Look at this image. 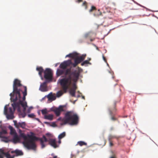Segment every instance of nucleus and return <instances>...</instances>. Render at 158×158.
<instances>
[{
    "mask_svg": "<svg viewBox=\"0 0 158 158\" xmlns=\"http://www.w3.org/2000/svg\"><path fill=\"white\" fill-rule=\"evenodd\" d=\"M78 69L77 71L72 72L71 71L70 69H68L64 73L65 77L60 80L59 82L64 93L67 92L69 87L71 85L72 81L73 83L71 89L76 91L77 86L75 83L78 80L80 73L82 71V69L78 67Z\"/></svg>",
    "mask_w": 158,
    "mask_h": 158,
    "instance_id": "f257e3e1",
    "label": "nucleus"
},
{
    "mask_svg": "<svg viewBox=\"0 0 158 158\" xmlns=\"http://www.w3.org/2000/svg\"><path fill=\"white\" fill-rule=\"evenodd\" d=\"M20 136L24 138L25 139L23 143L25 146L28 149L35 150L36 148V145L34 142L35 140H40L41 148H44L45 145H44V142L48 141L47 139L44 135L43 136L42 138L37 137L34 135H29V138L27 139V136L23 133H21L20 135Z\"/></svg>",
    "mask_w": 158,
    "mask_h": 158,
    "instance_id": "f03ea898",
    "label": "nucleus"
},
{
    "mask_svg": "<svg viewBox=\"0 0 158 158\" xmlns=\"http://www.w3.org/2000/svg\"><path fill=\"white\" fill-rule=\"evenodd\" d=\"M78 120L79 117L73 111H68L62 120V124L68 123L71 125H76L78 124Z\"/></svg>",
    "mask_w": 158,
    "mask_h": 158,
    "instance_id": "7ed1b4c3",
    "label": "nucleus"
},
{
    "mask_svg": "<svg viewBox=\"0 0 158 158\" xmlns=\"http://www.w3.org/2000/svg\"><path fill=\"white\" fill-rule=\"evenodd\" d=\"M22 86L20 81L17 79H15L13 85V91L10 95L11 99L15 95H16V99L14 100V101L18 98H21L20 94V92L21 91L20 87Z\"/></svg>",
    "mask_w": 158,
    "mask_h": 158,
    "instance_id": "20e7f679",
    "label": "nucleus"
},
{
    "mask_svg": "<svg viewBox=\"0 0 158 158\" xmlns=\"http://www.w3.org/2000/svg\"><path fill=\"white\" fill-rule=\"evenodd\" d=\"M9 105H6L4 108V114L6 116V118L8 119H12L14 118V113L15 111L14 110H13L11 107H9L7 109V106Z\"/></svg>",
    "mask_w": 158,
    "mask_h": 158,
    "instance_id": "39448f33",
    "label": "nucleus"
},
{
    "mask_svg": "<svg viewBox=\"0 0 158 158\" xmlns=\"http://www.w3.org/2000/svg\"><path fill=\"white\" fill-rule=\"evenodd\" d=\"M116 104V101H114L113 105V106L110 107L109 109V114L111 117V119L113 121H116L117 120L116 118L115 117L114 113L116 111V109L115 107Z\"/></svg>",
    "mask_w": 158,
    "mask_h": 158,
    "instance_id": "423d86ee",
    "label": "nucleus"
},
{
    "mask_svg": "<svg viewBox=\"0 0 158 158\" xmlns=\"http://www.w3.org/2000/svg\"><path fill=\"white\" fill-rule=\"evenodd\" d=\"M44 78L47 81H51L52 78V70L49 68H46L44 72Z\"/></svg>",
    "mask_w": 158,
    "mask_h": 158,
    "instance_id": "0eeeda50",
    "label": "nucleus"
},
{
    "mask_svg": "<svg viewBox=\"0 0 158 158\" xmlns=\"http://www.w3.org/2000/svg\"><path fill=\"white\" fill-rule=\"evenodd\" d=\"M64 106H60L57 108L54 109L52 110L55 112L56 116H59L61 112L64 111Z\"/></svg>",
    "mask_w": 158,
    "mask_h": 158,
    "instance_id": "6e6552de",
    "label": "nucleus"
},
{
    "mask_svg": "<svg viewBox=\"0 0 158 158\" xmlns=\"http://www.w3.org/2000/svg\"><path fill=\"white\" fill-rule=\"evenodd\" d=\"M14 97V95L12 97V98L11 99L10 98V100L11 101L13 102V103L12 104V106L13 107V109L14 110V111H15V110L16 108L17 107L18 108V111H19L20 110V108H19V102L18 103H16V102L17 101V100L19 99H20L21 98H18L15 101H14V100H15L16 99V97L15 98H13V97Z\"/></svg>",
    "mask_w": 158,
    "mask_h": 158,
    "instance_id": "1a4fd4ad",
    "label": "nucleus"
},
{
    "mask_svg": "<svg viewBox=\"0 0 158 158\" xmlns=\"http://www.w3.org/2000/svg\"><path fill=\"white\" fill-rule=\"evenodd\" d=\"M0 158H3L2 155L5 156L7 158H14L15 156H11L9 153V152H5L4 150L2 149H0Z\"/></svg>",
    "mask_w": 158,
    "mask_h": 158,
    "instance_id": "9d476101",
    "label": "nucleus"
},
{
    "mask_svg": "<svg viewBox=\"0 0 158 158\" xmlns=\"http://www.w3.org/2000/svg\"><path fill=\"white\" fill-rule=\"evenodd\" d=\"M71 63V61L70 60L64 61L60 64V67L63 69H65L67 67L70 65Z\"/></svg>",
    "mask_w": 158,
    "mask_h": 158,
    "instance_id": "9b49d317",
    "label": "nucleus"
},
{
    "mask_svg": "<svg viewBox=\"0 0 158 158\" xmlns=\"http://www.w3.org/2000/svg\"><path fill=\"white\" fill-rule=\"evenodd\" d=\"M40 90L42 92H46L48 90L46 81H44L41 84Z\"/></svg>",
    "mask_w": 158,
    "mask_h": 158,
    "instance_id": "f8f14e48",
    "label": "nucleus"
},
{
    "mask_svg": "<svg viewBox=\"0 0 158 158\" xmlns=\"http://www.w3.org/2000/svg\"><path fill=\"white\" fill-rule=\"evenodd\" d=\"M86 56V54H83L81 56L79 57L78 56L75 59L74 62H76L77 63V64H79L85 59Z\"/></svg>",
    "mask_w": 158,
    "mask_h": 158,
    "instance_id": "ddd939ff",
    "label": "nucleus"
},
{
    "mask_svg": "<svg viewBox=\"0 0 158 158\" xmlns=\"http://www.w3.org/2000/svg\"><path fill=\"white\" fill-rule=\"evenodd\" d=\"M47 141V142H49V144H50L51 146L55 148H57L58 147V146H57L56 144V140L55 139H49V140H48ZM44 142H45V141L44 142Z\"/></svg>",
    "mask_w": 158,
    "mask_h": 158,
    "instance_id": "4468645a",
    "label": "nucleus"
},
{
    "mask_svg": "<svg viewBox=\"0 0 158 158\" xmlns=\"http://www.w3.org/2000/svg\"><path fill=\"white\" fill-rule=\"evenodd\" d=\"M45 97H47L48 99V100L51 102L55 100L56 99V97L52 94V92L50 93L47 95L45 96Z\"/></svg>",
    "mask_w": 158,
    "mask_h": 158,
    "instance_id": "2eb2a0df",
    "label": "nucleus"
},
{
    "mask_svg": "<svg viewBox=\"0 0 158 158\" xmlns=\"http://www.w3.org/2000/svg\"><path fill=\"white\" fill-rule=\"evenodd\" d=\"M79 56V54L76 52H73V53H70L68 55H67L66 56V57H69L73 59H75L76 58Z\"/></svg>",
    "mask_w": 158,
    "mask_h": 158,
    "instance_id": "dca6fc26",
    "label": "nucleus"
},
{
    "mask_svg": "<svg viewBox=\"0 0 158 158\" xmlns=\"http://www.w3.org/2000/svg\"><path fill=\"white\" fill-rule=\"evenodd\" d=\"M11 153H15L16 156H21L23 155V152L20 150L16 149L15 151H12L11 152Z\"/></svg>",
    "mask_w": 158,
    "mask_h": 158,
    "instance_id": "f3484780",
    "label": "nucleus"
},
{
    "mask_svg": "<svg viewBox=\"0 0 158 158\" xmlns=\"http://www.w3.org/2000/svg\"><path fill=\"white\" fill-rule=\"evenodd\" d=\"M67 69H67L65 71H64L62 70H60V69H57V71H56L57 76H60L64 74V76H63V77H64L63 78H64L65 77V75L64 73H65Z\"/></svg>",
    "mask_w": 158,
    "mask_h": 158,
    "instance_id": "a211bd4d",
    "label": "nucleus"
},
{
    "mask_svg": "<svg viewBox=\"0 0 158 158\" xmlns=\"http://www.w3.org/2000/svg\"><path fill=\"white\" fill-rule=\"evenodd\" d=\"M36 70L39 72V74L41 77V79H43V77L42 73L43 72L44 70L43 68L41 67H37L36 69Z\"/></svg>",
    "mask_w": 158,
    "mask_h": 158,
    "instance_id": "6ab92c4d",
    "label": "nucleus"
},
{
    "mask_svg": "<svg viewBox=\"0 0 158 158\" xmlns=\"http://www.w3.org/2000/svg\"><path fill=\"white\" fill-rule=\"evenodd\" d=\"M19 138L17 134L14 135L13 138V141L14 143H16L17 142L19 141Z\"/></svg>",
    "mask_w": 158,
    "mask_h": 158,
    "instance_id": "aec40b11",
    "label": "nucleus"
},
{
    "mask_svg": "<svg viewBox=\"0 0 158 158\" xmlns=\"http://www.w3.org/2000/svg\"><path fill=\"white\" fill-rule=\"evenodd\" d=\"M24 91L23 92V101L25 100L26 99V96L27 95V88L26 86H24Z\"/></svg>",
    "mask_w": 158,
    "mask_h": 158,
    "instance_id": "412c9836",
    "label": "nucleus"
},
{
    "mask_svg": "<svg viewBox=\"0 0 158 158\" xmlns=\"http://www.w3.org/2000/svg\"><path fill=\"white\" fill-rule=\"evenodd\" d=\"M19 105H21L23 107H27V102H23L21 100H20L19 101Z\"/></svg>",
    "mask_w": 158,
    "mask_h": 158,
    "instance_id": "4be33fe9",
    "label": "nucleus"
},
{
    "mask_svg": "<svg viewBox=\"0 0 158 158\" xmlns=\"http://www.w3.org/2000/svg\"><path fill=\"white\" fill-rule=\"evenodd\" d=\"M18 128L20 127L22 128H25L26 127V124L25 122L19 123Z\"/></svg>",
    "mask_w": 158,
    "mask_h": 158,
    "instance_id": "5701e85b",
    "label": "nucleus"
},
{
    "mask_svg": "<svg viewBox=\"0 0 158 158\" xmlns=\"http://www.w3.org/2000/svg\"><path fill=\"white\" fill-rule=\"evenodd\" d=\"M9 128L10 131V134L11 135H14L17 134V133L15 132V130L12 127H10Z\"/></svg>",
    "mask_w": 158,
    "mask_h": 158,
    "instance_id": "b1692460",
    "label": "nucleus"
},
{
    "mask_svg": "<svg viewBox=\"0 0 158 158\" xmlns=\"http://www.w3.org/2000/svg\"><path fill=\"white\" fill-rule=\"evenodd\" d=\"M44 118L46 119L52 120L53 118V115L52 114H49L48 115H45L44 116Z\"/></svg>",
    "mask_w": 158,
    "mask_h": 158,
    "instance_id": "393cba45",
    "label": "nucleus"
},
{
    "mask_svg": "<svg viewBox=\"0 0 158 158\" xmlns=\"http://www.w3.org/2000/svg\"><path fill=\"white\" fill-rule=\"evenodd\" d=\"M114 138L118 139V137L115 135H110L109 136L108 138V139L109 141H110V140L111 141V140L112 139Z\"/></svg>",
    "mask_w": 158,
    "mask_h": 158,
    "instance_id": "a878e982",
    "label": "nucleus"
},
{
    "mask_svg": "<svg viewBox=\"0 0 158 158\" xmlns=\"http://www.w3.org/2000/svg\"><path fill=\"white\" fill-rule=\"evenodd\" d=\"M66 135V133L65 132H64L60 134L58 136V139H60L65 136Z\"/></svg>",
    "mask_w": 158,
    "mask_h": 158,
    "instance_id": "bb28decb",
    "label": "nucleus"
},
{
    "mask_svg": "<svg viewBox=\"0 0 158 158\" xmlns=\"http://www.w3.org/2000/svg\"><path fill=\"white\" fill-rule=\"evenodd\" d=\"M75 92L76 91L70 89V90L69 91V93L71 95L72 97H75Z\"/></svg>",
    "mask_w": 158,
    "mask_h": 158,
    "instance_id": "cd10ccee",
    "label": "nucleus"
},
{
    "mask_svg": "<svg viewBox=\"0 0 158 158\" xmlns=\"http://www.w3.org/2000/svg\"><path fill=\"white\" fill-rule=\"evenodd\" d=\"M89 64L90 65H91V63H90L88 61V60H85L83 62H82L81 65V66H83L85 65V64Z\"/></svg>",
    "mask_w": 158,
    "mask_h": 158,
    "instance_id": "c85d7f7f",
    "label": "nucleus"
},
{
    "mask_svg": "<svg viewBox=\"0 0 158 158\" xmlns=\"http://www.w3.org/2000/svg\"><path fill=\"white\" fill-rule=\"evenodd\" d=\"M77 144H79L80 146H81L83 145H86L87 143L82 141H79L77 142Z\"/></svg>",
    "mask_w": 158,
    "mask_h": 158,
    "instance_id": "c756f323",
    "label": "nucleus"
},
{
    "mask_svg": "<svg viewBox=\"0 0 158 158\" xmlns=\"http://www.w3.org/2000/svg\"><path fill=\"white\" fill-rule=\"evenodd\" d=\"M7 133L6 131V130L2 129L0 132V137H2V134H6Z\"/></svg>",
    "mask_w": 158,
    "mask_h": 158,
    "instance_id": "7c9ffc66",
    "label": "nucleus"
},
{
    "mask_svg": "<svg viewBox=\"0 0 158 158\" xmlns=\"http://www.w3.org/2000/svg\"><path fill=\"white\" fill-rule=\"evenodd\" d=\"M1 138H2V141L6 143H7V142H8L9 139L7 138L6 137H2H2H1Z\"/></svg>",
    "mask_w": 158,
    "mask_h": 158,
    "instance_id": "2f4dec72",
    "label": "nucleus"
},
{
    "mask_svg": "<svg viewBox=\"0 0 158 158\" xmlns=\"http://www.w3.org/2000/svg\"><path fill=\"white\" fill-rule=\"evenodd\" d=\"M63 93L61 91H58L57 93V97H59L61 96Z\"/></svg>",
    "mask_w": 158,
    "mask_h": 158,
    "instance_id": "473e14b6",
    "label": "nucleus"
},
{
    "mask_svg": "<svg viewBox=\"0 0 158 158\" xmlns=\"http://www.w3.org/2000/svg\"><path fill=\"white\" fill-rule=\"evenodd\" d=\"M41 112L43 114H45L47 113L48 112L47 111V110L46 109L42 110H41Z\"/></svg>",
    "mask_w": 158,
    "mask_h": 158,
    "instance_id": "72a5a7b5",
    "label": "nucleus"
},
{
    "mask_svg": "<svg viewBox=\"0 0 158 158\" xmlns=\"http://www.w3.org/2000/svg\"><path fill=\"white\" fill-rule=\"evenodd\" d=\"M96 10V7L94 6H91V8L89 10V12H92V11H94L95 10Z\"/></svg>",
    "mask_w": 158,
    "mask_h": 158,
    "instance_id": "f704fd0d",
    "label": "nucleus"
},
{
    "mask_svg": "<svg viewBox=\"0 0 158 158\" xmlns=\"http://www.w3.org/2000/svg\"><path fill=\"white\" fill-rule=\"evenodd\" d=\"M82 6H85V9H87V3L86 1H85L84 2H83L82 4Z\"/></svg>",
    "mask_w": 158,
    "mask_h": 158,
    "instance_id": "c9c22d12",
    "label": "nucleus"
},
{
    "mask_svg": "<svg viewBox=\"0 0 158 158\" xmlns=\"http://www.w3.org/2000/svg\"><path fill=\"white\" fill-rule=\"evenodd\" d=\"M13 122L14 123V125L17 128H18L19 123H17V121L15 120H14Z\"/></svg>",
    "mask_w": 158,
    "mask_h": 158,
    "instance_id": "e433bc0d",
    "label": "nucleus"
},
{
    "mask_svg": "<svg viewBox=\"0 0 158 158\" xmlns=\"http://www.w3.org/2000/svg\"><path fill=\"white\" fill-rule=\"evenodd\" d=\"M28 116L29 118H33L35 116V115L34 114L32 113L30 114H28Z\"/></svg>",
    "mask_w": 158,
    "mask_h": 158,
    "instance_id": "4c0bfd02",
    "label": "nucleus"
},
{
    "mask_svg": "<svg viewBox=\"0 0 158 158\" xmlns=\"http://www.w3.org/2000/svg\"><path fill=\"white\" fill-rule=\"evenodd\" d=\"M78 64L76 62H74V63H73L71 61V63L70 64L73 65L74 67H76Z\"/></svg>",
    "mask_w": 158,
    "mask_h": 158,
    "instance_id": "58836bf2",
    "label": "nucleus"
},
{
    "mask_svg": "<svg viewBox=\"0 0 158 158\" xmlns=\"http://www.w3.org/2000/svg\"><path fill=\"white\" fill-rule=\"evenodd\" d=\"M102 57H103V60H104V61L106 63H107V61H106V60L105 58V57L103 55H102Z\"/></svg>",
    "mask_w": 158,
    "mask_h": 158,
    "instance_id": "ea45409f",
    "label": "nucleus"
},
{
    "mask_svg": "<svg viewBox=\"0 0 158 158\" xmlns=\"http://www.w3.org/2000/svg\"><path fill=\"white\" fill-rule=\"evenodd\" d=\"M32 108L31 107H30L28 110H27V112L28 113H30V111H31V109Z\"/></svg>",
    "mask_w": 158,
    "mask_h": 158,
    "instance_id": "a19ab883",
    "label": "nucleus"
},
{
    "mask_svg": "<svg viewBox=\"0 0 158 158\" xmlns=\"http://www.w3.org/2000/svg\"><path fill=\"white\" fill-rule=\"evenodd\" d=\"M109 141V143H110V146H113V143L110 140V141Z\"/></svg>",
    "mask_w": 158,
    "mask_h": 158,
    "instance_id": "79ce46f5",
    "label": "nucleus"
},
{
    "mask_svg": "<svg viewBox=\"0 0 158 158\" xmlns=\"http://www.w3.org/2000/svg\"><path fill=\"white\" fill-rule=\"evenodd\" d=\"M89 33H87L85 35V38H86L87 37H88V36H89Z\"/></svg>",
    "mask_w": 158,
    "mask_h": 158,
    "instance_id": "37998d69",
    "label": "nucleus"
},
{
    "mask_svg": "<svg viewBox=\"0 0 158 158\" xmlns=\"http://www.w3.org/2000/svg\"><path fill=\"white\" fill-rule=\"evenodd\" d=\"M46 135L47 136H50L51 135V134L49 133H47L46 134Z\"/></svg>",
    "mask_w": 158,
    "mask_h": 158,
    "instance_id": "c03bdc74",
    "label": "nucleus"
},
{
    "mask_svg": "<svg viewBox=\"0 0 158 158\" xmlns=\"http://www.w3.org/2000/svg\"><path fill=\"white\" fill-rule=\"evenodd\" d=\"M23 107V111L24 112H25V111H26V107Z\"/></svg>",
    "mask_w": 158,
    "mask_h": 158,
    "instance_id": "a18cd8bd",
    "label": "nucleus"
},
{
    "mask_svg": "<svg viewBox=\"0 0 158 158\" xmlns=\"http://www.w3.org/2000/svg\"><path fill=\"white\" fill-rule=\"evenodd\" d=\"M110 158H116L115 156H112L110 157Z\"/></svg>",
    "mask_w": 158,
    "mask_h": 158,
    "instance_id": "49530a36",
    "label": "nucleus"
},
{
    "mask_svg": "<svg viewBox=\"0 0 158 158\" xmlns=\"http://www.w3.org/2000/svg\"><path fill=\"white\" fill-rule=\"evenodd\" d=\"M77 2H82V0H77Z\"/></svg>",
    "mask_w": 158,
    "mask_h": 158,
    "instance_id": "de8ad7c7",
    "label": "nucleus"
},
{
    "mask_svg": "<svg viewBox=\"0 0 158 158\" xmlns=\"http://www.w3.org/2000/svg\"><path fill=\"white\" fill-rule=\"evenodd\" d=\"M91 60V59L90 58H88V60H88V61L89 62V61H90Z\"/></svg>",
    "mask_w": 158,
    "mask_h": 158,
    "instance_id": "09e8293b",
    "label": "nucleus"
},
{
    "mask_svg": "<svg viewBox=\"0 0 158 158\" xmlns=\"http://www.w3.org/2000/svg\"><path fill=\"white\" fill-rule=\"evenodd\" d=\"M94 39H90V40L91 42L94 41Z\"/></svg>",
    "mask_w": 158,
    "mask_h": 158,
    "instance_id": "8fccbe9b",
    "label": "nucleus"
},
{
    "mask_svg": "<svg viewBox=\"0 0 158 158\" xmlns=\"http://www.w3.org/2000/svg\"><path fill=\"white\" fill-rule=\"evenodd\" d=\"M58 143L60 144V143H61V140H60V139H59V140L58 141Z\"/></svg>",
    "mask_w": 158,
    "mask_h": 158,
    "instance_id": "3c124183",
    "label": "nucleus"
},
{
    "mask_svg": "<svg viewBox=\"0 0 158 158\" xmlns=\"http://www.w3.org/2000/svg\"><path fill=\"white\" fill-rule=\"evenodd\" d=\"M80 97V95H77V98H79V97Z\"/></svg>",
    "mask_w": 158,
    "mask_h": 158,
    "instance_id": "603ef678",
    "label": "nucleus"
},
{
    "mask_svg": "<svg viewBox=\"0 0 158 158\" xmlns=\"http://www.w3.org/2000/svg\"><path fill=\"white\" fill-rule=\"evenodd\" d=\"M82 98L85 99V97L84 96H82Z\"/></svg>",
    "mask_w": 158,
    "mask_h": 158,
    "instance_id": "864d4df0",
    "label": "nucleus"
},
{
    "mask_svg": "<svg viewBox=\"0 0 158 158\" xmlns=\"http://www.w3.org/2000/svg\"><path fill=\"white\" fill-rule=\"evenodd\" d=\"M38 114H40V112H39L38 113Z\"/></svg>",
    "mask_w": 158,
    "mask_h": 158,
    "instance_id": "5fc2aeb1",
    "label": "nucleus"
},
{
    "mask_svg": "<svg viewBox=\"0 0 158 158\" xmlns=\"http://www.w3.org/2000/svg\"><path fill=\"white\" fill-rule=\"evenodd\" d=\"M25 115L23 116V117H24Z\"/></svg>",
    "mask_w": 158,
    "mask_h": 158,
    "instance_id": "6e6d98bb",
    "label": "nucleus"
}]
</instances>
